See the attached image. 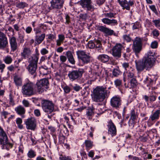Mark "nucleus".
Listing matches in <instances>:
<instances>
[{
    "label": "nucleus",
    "instance_id": "obj_1",
    "mask_svg": "<svg viewBox=\"0 0 160 160\" xmlns=\"http://www.w3.org/2000/svg\"><path fill=\"white\" fill-rule=\"evenodd\" d=\"M34 87V85L33 83L28 81L22 86V93L23 95L28 96H30L34 95L35 92Z\"/></svg>",
    "mask_w": 160,
    "mask_h": 160
},
{
    "label": "nucleus",
    "instance_id": "obj_2",
    "mask_svg": "<svg viewBox=\"0 0 160 160\" xmlns=\"http://www.w3.org/2000/svg\"><path fill=\"white\" fill-rule=\"evenodd\" d=\"M38 60V57L35 56L32 57V59L29 61V64L26 68L30 74L34 76L36 75Z\"/></svg>",
    "mask_w": 160,
    "mask_h": 160
},
{
    "label": "nucleus",
    "instance_id": "obj_3",
    "mask_svg": "<svg viewBox=\"0 0 160 160\" xmlns=\"http://www.w3.org/2000/svg\"><path fill=\"white\" fill-rule=\"evenodd\" d=\"M136 69L139 72L143 71L144 69L149 70L153 66L143 58L142 60L135 61Z\"/></svg>",
    "mask_w": 160,
    "mask_h": 160
},
{
    "label": "nucleus",
    "instance_id": "obj_4",
    "mask_svg": "<svg viewBox=\"0 0 160 160\" xmlns=\"http://www.w3.org/2000/svg\"><path fill=\"white\" fill-rule=\"evenodd\" d=\"M78 59L82 61L83 64L90 63L91 61V56L89 53H86L83 50H78L76 52Z\"/></svg>",
    "mask_w": 160,
    "mask_h": 160
},
{
    "label": "nucleus",
    "instance_id": "obj_5",
    "mask_svg": "<svg viewBox=\"0 0 160 160\" xmlns=\"http://www.w3.org/2000/svg\"><path fill=\"white\" fill-rule=\"evenodd\" d=\"M133 44L132 48L136 54L139 53L142 49V38L139 37H136L132 40Z\"/></svg>",
    "mask_w": 160,
    "mask_h": 160
},
{
    "label": "nucleus",
    "instance_id": "obj_6",
    "mask_svg": "<svg viewBox=\"0 0 160 160\" xmlns=\"http://www.w3.org/2000/svg\"><path fill=\"white\" fill-rule=\"evenodd\" d=\"M43 110L48 114L52 112L54 110V104L52 101L48 100H43L41 103Z\"/></svg>",
    "mask_w": 160,
    "mask_h": 160
},
{
    "label": "nucleus",
    "instance_id": "obj_7",
    "mask_svg": "<svg viewBox=\"0 0 160 160\" xmlns=\"http://www.w3.org/2000/svg\"><path fill=\"white\" fill-rule=\"evenodd\" d=\"M37 88V92L39 93L43 92L45 89L48 88L49 85L48 79L46 78H43L37 82L36 83Z\"/></svg>",
    "mask_w": 160,
    "mask_h": 160
},
{
    "label": "nucleus",
    "instance_id": "obj_8",
    "mask_svg": "<svg viewBox=\"0 0 160 160\" xmlns=\"http://www.w3.org/2000/svg\"><path fill=\"white\" fill-rule=\"evenodd\" d=\"M83 72L84 71L83 69L74 70L71 71H69L68 76L70 80L73 81L78 80L81 78Z\"/></svg>",
    "mask_w": 160,
    "mask_h": 160
},
{
    "label": "nucleus",
    "instance_id": "obj_9",
    "mask_svg": "<svg viewBox=\"0 0 160 160\" xmlns=\"http://www.w3.org/2000/svg\"><path fill=\"white\" fill-rule=\"evenodd\" d=\"M124 47L120 43H117L112 48V54L116 59H118L121 57V51Z\"/></svg>",
    "mask_w": 160,
    "mask_h": 160
},
{
    "label": "nucleus",
    "instance_id": "obj_10",
    "mask_svg": "<svg viewBox=\"0 0 160 160\" xmlns=\"http://www.w3.org/2000/svg\"><path fill=\"white\" fill-rule=\"evenodd\" d=\"M118 2L123 9H126L129 10L130 6L133 5L134 2L133 1L129 0L128 2L127 0H117Z\"/></svg>",
    "mask_w": 160,
    "mask_h": 160
},
{
    "label": "nucleus",
    "instance_id": "obj_11",
    "mask_svg": "<svg viewBox=\"0 0 160 160\" xmlns=\"http://www.w3.org/2000/svg\"><path fill=\"white\" fill-rule=\"evenodd\" d=\"M25 124L28 129L34 130L36 127V121L33 118H31L27 119Z\"/></svg>",
    "mask_w": 160,
    "mask_h": 160
},
{
    "label": "nucleus",
    "instance_id": "obj_12",
    "mask_svg": "<svg viewBox=\"0 0 160 160\" xmlns=\"http://www.w3.org/2000/svg\"><path fill=\"white\" fill-rule=\"evenodd\" d=\"M122 103L121 98L118 96L113 97L110 100L111 106L116 108H119Z\"/></svg>",
    "mask_w": 160,
    "mask_h": 160
},
{
    "label": "nucleus",
    "instance_id": "obj_13",
    "mask_svg": "<svg viewBox=\"0 0 160 160\" xmlns=\"http://www.w3.org/2000/svg\"><path fill=\"white\" fill-rule=\"evenodd\" d=\"M92 98L93 101L96 102H100V87H97L93 91L91 94Z\"/></svg>",
    "mask_w": 160,
    "mask_h": 160
},
{
    "label": "nucleus",
    "instance_id": "obj_14",
    "mask_svg": "<svg viewBox=\"0 0 160 160\" xmlns=\"http://www.w3.org/2000/svg\"><path fill=\"white\" fill-rule=\"evenodd\" d=\"M51 8L52 9H60L63 6V0H52L50 2Z\"/></svg>",
    "mask_w": 160,
    "mask_h": 160
},
{
    "label": "nucleus",
    "instance_id": "obj_15",
    "mask_svg": "<svg viewBox=\"0 0 160 160\" xmlns=\"http://www.w3.org/2000/svg\"><path fill=\"white\" fill-rule=\"evenodd\" d=\"M154 56L155 53L154 52L149 51L147 52L144 58L153 66L155 62Z\"/></svg>",
    "mask_w": 160,
    "mask_h": 160
},
{
    "label": "nucleus",
    "instance_id": "obj_16",
    "mask_svg": "<svg viewBox=\"0 0 160 160\" xmlns=\"http://www.w3.org/2000/svg\"><path fill=\"white\" fill-rule=\"evenodd\" d=\"M108 129V133L112 136H113L116 135V128L111 120H110L108 122L107 125Z\"/></svg>",
    "mask_w": 160,
    "mask_h": 160
},
{
    "label": "nucleus",
    "instance_id": "obj_17",
    "mask_svg": "<svg viewBox=\"0 0 160 160\" xmlns=\"http://www.w3.org/2000/svg\"><path fill=\"white\" fill-rule=\"evenodd\" d=\"M106 88L101 87V102H102L101 105H104L106 102V99L108 98V94Z\"/></svg>",
    "mask_w": 160,
    "mask_h": 160
},
{
    "label": "nucleus",
    "instance_id": "obj_18",
    "mask_svg": "<svg viewBox=\"0 0 160 160\" xmlns=\"http://www.w3.org/2000/svg\"><path fill=\"white\" fill-rule=\"evenodd\" d=\"M8 44L7 39L5 35L0 32V48H5Z\"/></svg>",
    "mask_w": 160,
    "mask_h": 160
},
{
    "label": "nucleus",
    "instance_id": "obj_19",
    "mask_svg": "<svg viewBox=\"0 0 160 160\" xmlns=\"http://www.w3.org/2000/svg\"><path fill=\"white\" fill-rule=\"evenodd\" d=\"M8 136L2 128L0 126V144L2 145L8 141Z\"/></svg>",
    "mask_w": 160,
    "mask_h": 160
},
{
    "label": "nucleus",
    "instance_id": "obj_20",
    "mask_svg": "<svg viewBox=\"0 0 160 160\" xmlns=\"http://www.w3.org/2000/svg\"><path fill=\"white\" fill-rule=\"evenodd\" d=\"M160 114V110H157L153 114L151 115L148 121H147V123L149 126L151 125V121H155L158 120Z\"/></svg>",
    "mask_w": 160,
    "mask_h": 160
},
{
    "label": "nucleus",
    "instance_id": "obj_21",
    "mask_svg": "<svg viewBox=\"0 0 160 160\" xmlns=\"http://www.w3.org/2000/svg\"><path fill=\"white\" fill-rule=\"evenodd\" d=\"M80 4L82 7L86 8L88 10H90L92 8L91 0H81Z\"/></svg>",
    "mask_w": 160,
    "mask_h": 160
},
{
    "label": "nucleus",
    "instance_id": "obj_22",
    "mask_svg": "<svg viewBox=\"0 0 160 160\" xmlns=\"http://www.w3.org/2000/svg\"><path fill=\"white\" fill-rule=\"evenodd\" d=\"M88 46L90 48H95L98 50H99L100 48V41L95 40L94 42L92 41H89L88 43Z\"/></svg>",
    "mask_w": 160,
    "mask_h": 160
},
{
    "label": "nucleus",
    "instance_id": "obj_23",
    "mask_svg": "<svg viewBox=\"0 0 160 160\" xmlns=\"http://www.w3.org/2000/svg\"><path fill=\"white\" fill-rule=\"evenodd\" d=\"M45 36L46 35L44 33H42L40 35H36L35 38V44L38 45L41 43L45 39Z\"/></svg>",
    "mask_w": 160,
    "mask_h": 160
},
{
    "label": "nucleus",
    "instance_id": "obj_24",
    "mask_svg": "<svg viewBox=\"0 0 160 160\" xmlns=\"http://www.w3.org/2000/svg\"><path fill=\"white\" fill-rule=\"evenodd\" d=\"M102 21L104 24L108 25H115L118 24L117 21L115 19H109L107 18H104L102 19Z\"/></svg>",
    "mask_w": 160,
    "mask_h": 160
},
{
    "label": "nucleus",
    "instance_id": "obj_25",
    "mask_svg": "<svg viewBox=\"0 0 160 160\" xmlns=\"http://www.w3.org/2000/svg\"><path fill=\"white\" fill-rule=\"evenodd\" d=\"M101 31L108 35H112L113 34L114 36H116L113 30L104 26H101Z\"/></svg>",
    "mask_w": 160,
    "mask_h": 160
},
{
    "label": "nucleus",
    "instance_id": "obj_26",
    "mask_svg": "<svg viewBox=\"0 0 160 160\" xmlns=\"http://www.w3.org/2000/svg\"><path fill=\"white\" fill-rule=\"evenodd\" d=\"M134 71L133 68H131L128 71H124L123 76L124 77H127L128 78H132L134 77Z\"/></svg>",
    "mask_w": 160,
    "mask_h": 160
},
{
    "label": "nucleus",
    "instance_id": "obj_27",
    "mask_svg": "<svg viewBox=\"0 0 160 160\" xmlns=\"http://www.w3.org/2000/svg\"><path fill=\"white\" fill-rule=\"evenodd\" d=\"M66 55L69 62L72 65H74L75 61L71 51H68L66 52Z\"/></svg>",
    "mask_w": 160,
    "mask_h": 160
},
{
    "label": "nucleus",
    "instance_id": "obj_28",
    "mask_svg": "<svg viewBox=\"0 0 160 160\" xmlns=\"http://www.w3.org/2000/svg\"><path fill=\"white\" fill-rule=\"evenodd\" d=\"M31 54V51L29 48L25 47L23 48L22 52L21 53L22 58L26 59V57Z\"/></svg>",
    "mask_w": 160,
    "mask_h": 160
},
{
    "label": "nucleus",
    "instance_id": "obj_29",
    "mask_svg": "<svg viewBox=\"0 0 160 160\" xmlns=\"http://www.w3.org/2000/svg\"><path fill=\"white\" fill-rule=\"evenodd\" d=\"M10 43L12 50L13 51H15L18 46L16 38L14 37H12L10 39Z\"/></svg>",
    "mask_w": 160,
    "mask_h": 160
},
{
    "label": "nucleus",
    "instance_id": "obj_30",
    "mask_svg": "<svg viewBox=\"0 0 160 160\" xmlns=\"http://www.w3.org/2000/svg\"><path fill=\"white\" fill-rule=\"evenodd\" d=\"M137 82L136 79L133 78L131 80L130 82L128 83L127 85H126V83L124 84V85L126 88H131L136 87L137 85Z\"/></svg>",
    "mask_w": 160,
    "mask_h": 160
},
{
    "label": "nucleus",
    "instance_id": "obj_31",
    "mask_svg": "<svg viewBox=\"0 0 160 160\" xmlns=\"http://www.w3.org/2000/svg\"><path fill=\"white\" fill-rule=\"evenodd\" d=\"M143 98L146 102H148L149 100L150 102L152 103L155 101L156 97L153 95H150L149 97H148L145 95L143 96Z\"/></svg>",
    "mask_w": 160,
    "mask_h": 160
},
{
    "label": "nucleus",
    "instance_id": "obj_32",
    "mask_svg": "<svg viewBox=\"0 0 160 160\" xmlns=\"http://www.w3.org/2000/svg\"><path fill=\"white\" fill-rule=\"evenodd\" d=\"M16 112L19 115H23L25 113V108L21 106H19L15 108Z\"/></svg>",
    "mask_w": 160,
    "mask_h": 160
},
{
    "label": "nucleus",
    "instance_id": "obj_33",
    "mask_svg": "<svg viewBox=\"0 0 160 160\" xmlns=\"http://www.w3.org/2000/svg\"><path fill=\"white\" fill-rule=\"evenodd\" d=\"M93 109L92 108L88 107L86 111V115L89 119H91L92 116L94 114Z\"/></svg>",
    "mask_w": 160,
    "mask_h": 160
},
{
    "label": "nucleus",
    "instance_id": "obj_34",
    "mask_svg": "<svg viewBox=\"0 0 160 160\" xmlns=\"http://www.w3.org/2000/svg\"><path fill=\"white\" fill-rule=\"evenodd\" d=\"M28 6V4L25 2H19L16 4V7L20 9H23L24 8L27 7Z\"/></svg>",
    "mask_w": 160,
    "mask_h": 160
},
{
    "label": "nucleus",
    "instance_id": "obj_35",
    "mask_svg": "<svg viewBox=\"0 0 160 160\" xmlns=\"http://www.w3.org/2000/svg\"><path fill=\"white\" fill-rule=\"evenodd\" d=\"M1 145H2V148L3 149H6L8 150L12 147V144L9 142L8 140L6 142H4V143Z\"/></svg>",
    "mask_w": 160,
    "mask_h": 160
},
{
    "label": "nucleus",
    "instance_id": "obj_36",
    "mask_svg": "<svg viewBox=\"0 0 160 160\" xmlns=\"http://www.w3.org/2000/svg\"><path fill=\"white\" fill-rule=\"evenodd\" d=\"M84 143L87 150H89L93 146V142L89 140H85Z\"/></svg>",
    "mask_w": 160,
    "mask_h": 160
},
{
    "label": "nucleus",
    "instance_id": "obj_37",
    "mask_svg": "<svg viewBox=\"0 0 160 160\" xmlns=\"http://www.w3.org/2000/svg\"><path fill=\"white\" fill-rule=\"evenodd\" d=\"M14 82L17 86H21L22 83L21 78L18 76H15L14 77Z\"/></svg>",
    "mask_w": 160,
    "mask_h": 160
},
{
    "label": "nucleus",
    "instance_id": "obj_38",
    "mask_svg": "<svg viewBox=\"0 0 160 160\" xmlns=\"http://www.w3.org/2000/svg\"><path fill=\"white\" fill-rule=\"evenodd\" d=\"M3 61L6 64H9L12 63V59L11 56L8 55L4 57Z\"/></svg>",
    "mask_w": 160,
    "mask_h": 160
},
{
    "label": "nucleus",
    "instance_id": "obj_39",
    "mask_svg": "<svg viewBox=\"0 0 160 160\" xmlns=\"http://www.w3.org/2000/svg\"><path fill=\"white\" fill-rule=\"evenodd\" d=\"M144 84H146L147 86H148L152 84L153 80L149 77H147L143 81Z\"/></svg>",
    "mask_w": 160,
    "mask_h": 160
},
{
    "label": "nucleus",
    "instance_id": "obj_40",
    "mask_svg": "<svg viewBox=\"0 0 160 160\" xmlns=\"http://www.w3.org/2000/svg\"><path fill=\"white\" fill-rule=\"evenodd\" d=\"M109 59V57L106 55L103 54L101 55V61L105 63L107 62Z\"/></svg>",
    "mask_w": 160,
    "mask_h": 160
},
{
    "label": "nucleus",
    "instance_id": "obj_41",
    "mask_svg": "<svg viewBox=\"0 0 160 160\" xmlns=\"http://www.w3.org/2000/svg\"><path fill=\"white\" fill-rule=\"evenodd\" d=\"M8 102L10 106H13L14 105V101L13 100V97L10 94L9 95V99L8 100Z\"/></svg>",
    "mask_w": 160,
    "mask_h": 160
},
{
    "label": "nucleus",
    "instance_id": "obj_42",
    "mask_svg": "<svg viewBox=\"0 0 160 160\" xmlns=\"http://www.w3.org/2000/svg\"><path fill=\"white\" fill-rule=\"evenodd\" d=\"M132 28L133 30L139 29L141 27V25L138 22H136L132 24Z\"/></svg>",
    "mask_w": 160,
    "mask_h": 160
},
{
    "label": "nucleus",
    "instance_id": "obj_43",
    "mask_svg": "<svg viewBox=\"0 0 160 160\" xmlns=\"http://www.w3.org/2000/svg\"><path fill=\"white\" fill-rule=\"evenodd\" d=\"M137 117V116L135 113V110L133 109L131 111L130 119L134 121L136 119Z\"/></svg>",
    "mask_w": 160,
    "mask_h": 160
},
{
    "label": "nucleus",
    "instance_id": "obj_44",
    "mask_svg": "<svg viewBox=\"0 0 160 160\" xmlns=\"http://www.w3.org/2000/svg\"><path fill=\"white\" fill-rule=\"evenodd\" d=\"M40 74L42 75H46L48 73V68H44L42 67L40 70Z\"/></svg>",
    "mask_w": 160,
    "mask_h": 160
},
{
    "label": "nucleus",
    "instance_id": "obj_45",
    "mask_svg": "<svg viewBox=\"0 0 160 160\" xmlns=\"http://www.w3.org/2000/svg\"><path fill=\"white\" fill-rule=\"evenodd\" d=\"M122 67L124 69L125 71H128L132 68L129 66V63L127 62H124L122 64Z\"/></svg>",
    "mask_w": 160,
    "mask_h": 160
},
{
    "label": "nucleus",
    "instance_id": "obj_46",
    "mask_svg": "<svg viewBox=\"0 0 160 160\" xmlns=\"http://www.w3.org/2000/svg\"><path fill=\"white\" fill-rule=\"evenodd\" d=\"M121 73V72L117 68L114 69L112 71V74L114 77H117Z\"/></svg>",
    "mask_w": 160,
    "mask_h": 160
},
{
    "label": "nucleus",
    "instance_id": "obj_47",
    "mask_svg": "<svg viewBox=\"0 0 160 160\" xmlns=\"http://www.w3.org/2000/svg\"><path fill=\"white\" fill-rule=\"evenodd\" d=\"M36 155L35 152L32 150H29L28 153V156L30 158H33Z\"/></svg>",
    "mask_w": 160,
    "mask_h": 160
},
{
    "label": "nucleus",
    "instance_id": "obj_48",
    "mask_svg": "<svg viewBox=\"0 0 160 160\" xmlns=\"http://www.w3.org/2000/svg\"><path fill=\"white\" fill-rule=\"evenodd\" d=\"M152 22L156 27L160 28V19L153 20Z\"/></svg>",
    "mask_w": 160,
    "mask_h": 160
},
{
    "label": "nucleus",
    "instance_id": "obj_49",
    "mask_svg": "<svg viewBox=\"0 0 160 160\" xmlns=\"http://www.w3.org/2000/svg\"><path fill=\"white\" fill-rule=\"evenodd\" d=\"M116 13H113L112 12H108L104 14V15L106 17H107L108 18H114L115 16L116 15Z\"/></svg>",
    "mask_w": 160,
    "mask_h": 160
},
{
    "label": "nucleus",
    "instance_id": "obj_50",
    "mask_svg": "<svg viewBox=\"0 0 160 160\" xmlns=\"http://www.w3.org/2000/svg\"><path fill=\"white\" fill-rule=\"evenodd\" d=\"M122 38L124 41H125L127 42H129L131 40V38L129 35H124L123 36Z\"/></svg>",
    "mask_w": 160,
    "mask_h": 160
},
{
    "label": "nucleus",
    "instance_id": "obj_51",
    "mask_svg": "<svg viewBox=\"0 0 160 160\" xmlns=\"http://www.w3.org/2000/svg\"><path fill=\"white\" fill-rule=\"evenodd\" d=\"M114 82L116 87H120L122 85V81L119 79H117L114 81Z\"/></svg>",
    "mask_w": 160,
    "mask_h": 160
},
{
    "label": "nucleus",
    "instance_id": "obj_52",
    "mask_svg": "<svg viewBox=\"0 0 160 160\" xmlns=\"http://www.w3.org/2000/svg\"><path fill=\"white\" fill-rule=\"evenodd\" d=\"M73 89L76 92H78L82 89V88L79 85L75 84L72 87Z\"/></svg>",
    "mask_w": 160,
    "mask_h": 160
},
{
    "label": "nucleus",
    "instance_id": "obj_53",
    "mask_svg": "<svg viewBox=\"0 0 160 160\" xmlns=\"http://www.w3.org/2000/svg\"><path fill=\"white\" fill-rule=\"evenodd\" d=\"M152 33L154 37H158L159 35V31L156 29H154L152 30Z\"/></svg>",
    "mask_w": 160,
    "mask_h": 160
},
{
    "label": "nucleus",
    "instance_id": "obj_54",
    "mask_svg": "<svg viewBox=\"0 0 160 160\" xmlns=\"http://www.w3.org/2000/svg\"><path fill=\"white\" fill-rule=\"evenodd\" d=\"M158 43L157 41H155L152 42L151 44V48H156L158 47Z\"/></svg>",
    "mask_w": 160,
    "mask_h": 160
},
{
    "label": "nucleus",
    "instance_id": "obj_55",
    "mask_svg": "<svg viewBox=\"0 0 160 160\" xmlns=\"http://www.w3.org/2000/svg\"><path fill=\"white\" fill-rule=\"evenodd\" d=\"M63 89L64 92L66 94L69 93L70 92L71 90L70 88L67 86L64 87L63 88Z\"/></svg>",
    "mask_w": 160,
    "mask_h": 160
},
{
    "label": "nucleus",
    "instance_id": "obj_56",
    "mask_svg": "<svg viewBox=\"0 0 160 160\" xmlns=\"http://www.w3.org/2000/svg\"><path fill=\"white\" fill-rule=\"evenodd\" d=\"M40 52L42 55H44L48 53V51L46 48H43L41 49Z\"/></svg>",
    "mask_w": 160,
    "mask_h": 160
},
{
    "label": "nucleus",
    "instance_id": "obj_57",
    "mask_svg": "<svg viewBox=\"0 0 160 160\" xmlns=\"http://www.w3.org/2000/svg\"><path fill=\"white\" fill-rule=\"evenodd\" d=\"M22 103L23 105L26 107H29L30 106V104L29 102L25 99H24L22 101Z\"/></svg>",
    "mask_w": 160,
    "mask_h": 160
},
{
    "label": "nucleus",
    "instance_id": "obj_58",
    "mask_svg": "<svg viewBox=\"0 0 160 160\" xmlns=\"http://www.w3.org/2000/svg\"><path fill=\"white\" fill-rule=\"evenodd\" d=\"M60 59L62 62L63 63L66 61L67 57L64 55H61L60 57Z\"/></svg>",
    "mask_w": 160,
    "mask_h": 160
},
{
    "label": "nucleus",
    "instance_id": "obj_59",
    "mask_svg": "<svg viewBox=\"0 0 160 160\" xmlns=\"http://www.w3.org/2000/svg\"><path fill=\"white\" fill-rule=\"evenodd\" d=\"M18 37L19 39H20V42L21 43H22L24 41V36L23 34H21V33H18Z\"/></svg>",
    "mask_w": 160,
    "mask_h": 160
},
{
    "label": "nucleus",
    "instance_id": "obj_60",
    "mask_svg": "<svg viewBox=\"0 0 160 160\" xmlns=\"http://www.w3.org/2000/svg\"><path fill=\"white\" fill-rule=\"evenodd\" d=\"M34 113L35 115L37 117H39L41 115L40 111L38 109H36L34 110Z\"/></svg>",
    "mask_w": 160,
    "mask_h": 160
},
{
    "label": "nucleus",
    "instance_id": "obj_61",
    "mask_svg": "<svg viewBox=\"0 0 160 160\" xmlns=\"http://www.w3.org/2000/svg\"><path fill=\"white\" fill-rule=\"evenodd\" d=\"M32 31V28L30 27H28L26 28L25 31L26 33L30 34Z\"/></svg>",
    "mask_w": 160,
    "mask_h": 160
},
{
    "label": "nucleus",
    "instance_id": "obj_62",
    "mask_svg": "<svg viewBox=\"0 0 160 160\" xmlns=\"http://www.w3.org/2000/svg\"><path fill=\"white\" fill-rule=\"evenodd\" d=\"M151 10L155 13L156 14L157 13V11L156 10L155 6L154 5H152L149 6Z\"/></svg>",
    "mask_w": 160,
    "mask_h": 160
},
{
    "label": "nucleus",
    "instance_id": "obj_63",
    "mask_svg": "<svg viewBox=\"0 0 160 160\" xmlns=\"http://www.w3.org/2000/svg\"><path fill=\"white\" fill-rule=\"evenodd\" d=\"M79 17L81 19L85 20L87 18V15L86 14H81L79 15Z\"/></svg>",
    "mask_w": 160,
    "mask_h": 160
},
{
    "label": "nucleus",
    "instance_id": "obj_64",
    "mask_svg": "<svg viewBox=\"0 0 160 160\" xmlns=\"http://www.w3.org/2000/svg\"><path fill=\"white\" fill-rule=\"evenodd\" d=\"M59 159L60 160H72L70 158L66 157H60Z\"/></svg>",
    "mask_w": 160,
    "mask_h": 160
}]
</instances>
